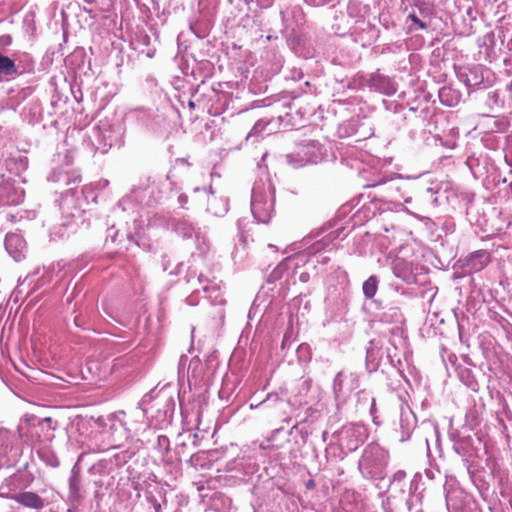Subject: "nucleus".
Returning <instances> with one entry per match:
<instances>
[{"mask_svg": "<svg viewBox=\"0 0 512 512\" xmlns=\"http://www.w3.org/2000/svg\"><path fill=\"white\" fill-rule=\"evenodd\" d=\"M3 498H10L24 507L40 510L44 507V500L34 492H21L13 495L0 494Z\"/></svg>", "mask_w": 512, "mask_h": 512, "instance_id": "f257e3e1", "label": "nucleus"}, {"mask_svg": "<svg viewBox=\"0 0 512 512\" xmlns=\"http://www.w3.org/2000/svg\"><path fill=\"white\" fill-rule=\"evenodd\" d=\"M17 73L18 70L15 61L0 53V77L11 76Z\"/></svg>", "mask_w": 512, "mask_h": 512, "instance_id": "f03ea898", "label": "nucleus"}, {"mask_svg": "<svg viewBox=\"0 0 512 512\" xmlns=\"http://www.w3.org/2000/svg\"><path fill=\"white\" fill-rule=\"evenodd\" d=\"M378 288V280L375 276H370L364 283H363V293L364 295L371 299L375 296Z\"/></svg>", "mask_w": 512, "mask_h": 512, "instance_id": "7ed1b4c3", "label": "nucleus"}, {"mask_svg": "<svg viewBox=\"0 0 512 512\" xmlns=\"http://www.w3.org/2000/svg\"><path fill=\"white\" fill-rule=\"evenodd\" d=\"M409 18L412 20L414 24H416L420 29H425L426 24L421 21L415 14H410Z\"/></svg>", "mask_w": 512, "mask_h": 512, "instance_id": "20e7f679", "label": "nucleus"}, {"mask_svg": "<svg viewBox=\"0 0 512 512\" xmlns=\"http://www.w3.org/2000/svg\"><path fill=\"white\" fill-rule=\"evenodd\" d=\"M194 192H195V194L202 193V194H203V196H204L207 200H208V198H209V196H210V193H209L207 190H205V189L201 190V189L197 188V189H195V191H194Z\"/></svg>", "mask_w": 512, "mask_h": 512, "instance_id": "39448f33", "label": "nucleus"}, {"mask_svg": "<svg viewBox=\"0 0 512 512\" xmlns=\"http://www.w3.org/2000/svg\"><path fill=\"white\" fill-rule=\"evenodd\" d=\"M179 201L180 203L182 204L183 207H185V204L187 203V196L185 195H180L179 196Z\"/></svg>", "mask_w": 512, "mask_h": 512, "instance_id": "423d86ee", "label": "nucleus"}, {"mask_svg": "<svg viewBox=\"0 0 512 512\" xmlns=\"http://www.w3.org/2000/svg\"><path fill=\"white\" fill-rule=\"evenodd\" d=\"M315 484H314V481L313 480H309L307 483H306V487L307 488H314Z\"/></svg>", "mask_w": 512, "mask_h": 512, "instance_id": "0eeeda50", "label": "nucleus"}, {"mask_svg": "<svg viewBox=\"0 0 512 512\" xmlns=\"http://www.w3.org/2000/svg\"><path fill=\"white\" fill-rule=\"evenodd\" d=\"M14 238H15V239H18V237H17V236H10V237H8V238H7V243H9L10 241H12Z\"/></svg>", "mask_w": 512, "mask_h": 512, "instance_id": "6e6552de", "label": "nucleus"}, {"mask_svg": "<svg viewBox=\"0 0 512 512\" xmlns=\"http://www.w3.org/2000/svg\"><path fill=\"white\" fill-rule=\"evenodd\" d=\"M444 94H445V89H443V90L440 92V97H441V98H443Z\"/></svg>", "mask_w": 512, "mask_h": 512, "instance_id": "1a4fd4ad", "label": "nucleus"}, {"mask_svg": "<svg viewBox=\"0 0 512 512\" xmlns=\"http://www.w3.org/2000/svg\"><path fill=\"white\" fill-rule=\"evenodd\" d=\"M252 1H253V0H244V2H245L246 4H249V3H251Z\"/></svg>", "mask_w": 512, "mask_h": 512, "instance_id": "9d476101", "label": "nucleus"}, {"mask_svg": "<svg viewBox=\"0 0 512 512\" xmlns=\"http://www.w3.org/2000/svg\"><path fill=\"white\" fill-rule=\"evenodd\" d=\"M190 107H194V103L192 101L189 102Z\"/></svg>", "mask_w": 512, "mask_h": 512, "instance_id": "9b49d317", "label": "nucleus"}]
</instances>
